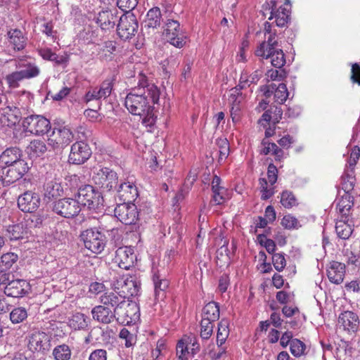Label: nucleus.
<instances>
[{"mask_svg":"<svg viewBox=\"0 0 360 360\" xmlns=\"http://www.w3.org/2000/svg\"><path fill=\"white\" fill-rule=\"evenodd\" d=\"M92 179L104 191H115L118 185L117 174L108 167H103L94 172Z\"/></svg>","mask_w":360,"mask_h":360,"instance_id":"nucleus-8","label":"nucleus"},{"mask_svg":"<svg viewBox=\"0 0 360 360\" xmlns=\"http://www.w3.org/2000/svg\"><path fill=\"white\" fill-rule=\"evenodd\" d=\"M139 22L136 16L130 11L119 16L117 24V34L122 40L131 39L138 31Z\"/></svg>","mask_w":360,"mask_h":360,"instance_id":"nucleus-4","label":"nucleus"},{"mask_svg":"<svg viewBox=\"0 0 360 360\" xmlns=\"http://www.w3.org/2000/svg\"><path fill=\"white\" fill-rule=\"evenodd\" d=\"M342 189L345 193L347 192L349 193V191L353 190L354 186V178L349 174H347L342 177Z\"/></svg>","mask_w":360,"mask_h":360,"instance_id":"nucleus-60","label":"nucleus"},{"mask_svg":"<svg viewBox=\"0 0 360 360\" xmlns=\"http://www.w3.org/2000/svg\"><path fill=\"white\" fill-rule=\"evenodd\" d=\"M27 153L32 156L39 157L45 153L47 150L46 146L43 141L33 140L27 148Z\"/></svg>","mask_w":360,"mask_h":360,"instance_id":"nucleus-45","label":"nucleus"},{"mask_svg":"<svg viewBox=\"0 0 360 360\" xmlns=\"http://www.w3.org/2000/svg\"><path fill=\"white\" fill-rule=\"evenodd\" d=\"M9 42L15 50H22L26 45V38L22 32L18 29L11 30L8 32Z\"/></svg>","mask_w":360,"mask_h":360,"instance_id":"nucleus-38","label":"nucleus"},{"mask_svg":"<svg viewBox=\"0 0 360 360\" xmlns=\"http://www.w3.org/2000/svg\"><path fill=\"white\" fill-rule=\"evenodd\" d=\"M219 306L215 302H210L202 309V319L215 322L219 319Z\"/></svg>","mask_w":360,"mask_h":360,"instance_id":"nucleus-34","label":"nucleus"},{"mask_svg":"<svg viewBox=\"0 0 360 360\" xmlns=\"http://www.w3.org/2000/svg\"><path fill=\"white\" fill-rule=\"evenodd\" d=\"M15 67L23 74L26 79L36 77L40 73V69L35 63L28 62L22 58L15 60Z\"/></svg>","mask_w":360,"mask_h":360,"instance_id":"nucleus-28","label":"nucleus"},{"mask_svg":"<svg viewBox=\"0 0 360 360\" xmlns=\"http://www.w3.org/2000/svg\"><path fill=\"white\" fill-rule=\"evenodd\" d=\"M272 262L274 268L278 271H281L286 265V261L283 253H276L272 256Z\"/></svg>","mask_w":360,"mask_h":360,"instance_id":"nucleus-57","label":"nucleus"},{"mask_svg":"<svg viewBox=\"0 0 360 360\" xmlns=\"http://www.w3.org/2000/svg\"><path fill=\"white\" fill-rule=\"evenodd\" d=\"M37 51L44 60L53 62L55 65H62L63 67L68 65L69 62V56L68 54L59 56L47 47H39Z\"/></svg>","mask_w":360,"mask_h":360,"instance_id":"nucleus-24","label":"nucleus"},{"mask_svg":"<svg viewBox=\"0 0 360 360\" xmlns=\"http://www.w3.org/2000/svg\"><path fill=\"white\" fill-rule=\"evenodd\" d=\"M101 302L102 305L117 309V311H120L122 305H125L124 299L114 292L105 293L101 297Z\"/></svg>","mask_w":360,"mask_h":360,"instance_id":"nucleus-33","label":"nucleus"},{"mask_svg":"<svg viewBox=\"0 0 360 360\" xmlns=\"http://www.w3.org/2000/svg\"><path fill=\"white\" fill-rule=\"evenodd\" d=\"M53 210L61 217L72 218L80 212L81 207L76 198H65L54 202Z\"/></svg>","mask_w":360,"mask_h":360,"instance_id":"nucleus-11","label":"nucleus"},{"mask_svg":"<svg viewBox=\"0 0 360 360\" xmlns=\"http://www.w3.org/2000/svg\"><path fill=\"white\" fill-rule=\"evenodd\" d=\"M119 18V11L117 8L103 9L94 15V20L105 32L113 30Z\"/></svg>","mask_w":360,"mask_h":360,"instance_id":"nucleus-9","label":"nucleus"},{"mask_svg":"<svg viewBox=\"0 0 360 360\" xmlns=\"http://www.w3.org/2000/svg\"><path fill=\"white\" fill-rule=\"evenodd\" d=\"M44 188V196L49 199L59 197L63 193V186L56 179L46 181Z\"/></svg>","mask_w":360,"mask_h":360,"instance_id":"nucleus-32","label":"nucleus"},{"mask_svg":"<svg viewBox=\"0 0 360 360\" xmlns=\"http://www.w3.org/2000/svg\"><path fill=\"white\" fill-rule=\"evenodd\" d=\"M55 360H70L72 356V350L66 344L56 346L52 352Z\"/></svg>","mask_w":360,"mask_h":360,"instance_id":"nucleus-44","label":"nucleus"},{"mask_svg":"<svg viewBox=\"0 0 360 360\" xmlns=\"http://www.w3.org/2000/svg\"><path fill=\"white\" fill-rule=\"evenodd\" d=\"M22 159V150L17 147H11L6 149L0 155V163L5 165L15 164Z\"/></svg>","mask_w":360,"mask_h":360,"instance_id":"nucleus-29","label":"nucleus"},{"mask_svg":"<svg viewBox=\"0 0 360 360\" xmlns=\"http://www.w3.org/2000/svg\"><path fill=\"white\" fill-rule=\"evenodd\" d=\"M18 255L14 252H6L1 257L0 267L10 269L17 262Z\"/></svg>","mask_w":360,"mask_h":360,"instance_id":"nucleus-50","label":"nucleus"},{"mask_svg":"<svg viewBox=\"0 0 360 360\" xmlns=\"http://www.w3.org/2000/svg\"><path fill=\"white\" fill-rule=\"evenodd\" d=\"M155 295L157 299H162L165 297V291L169 286V281L166 279H160L159 277H153Z\"/></svg>","mask_w":360,"mask_h":360,"instance_id":"nucleus-47","label":"nucleus"},{"mask_svg":"<svg viewBox=\"0 0 360 360\" xmlns=\"http://www.w3.org/2000/svg\"><path fill=\"white\" fill-rule=\"evenodd\" d=\"M160 91L153 83H150L146 76L139 75L138 85L127 94L124 105L130 113L142 117V123L146 127H152L156 122L153 105L159 101Z\"/></svg>","mask_w":360,"mask_h":360,"instance_id":"nucleus-1","label":"nucleus"},{"mask_svg":"<svg viewBox=\"0 0 360 360\" xmlns=\"http://www.w3.org/2000/svg\"><path fill=\"white\" fill-rule=\"evenodd\" d=\"M115 221V219L112 217H108L107 219H103V221H101V226L99 229L102 230V232L105 234L107 233L108 236L110 239L114 243H117V242L120 241L121 239V235L120 233V230L117 228L112 227L107 222Z\"/></svg>","mask_w":360,"mask_h":360,"instance_id":"nucleus-35","label":"nucleus"},{"mask_svg":"<svg viewBox=\"0 0 360 360\" xmlns=\"http://www.w3.org/2000/svg\"><path fill=\"white\" fill-rule=\"evenodd\" d=\"M161 19L162 15L160 9L158 7H153L150 8L147 13L143 29L154 30L160 27ZM148 33H150V30L148 31Z\"/></svg>","mask_w":360,"mask_h":360,"instance_id":"nucleus-31","label":"nucleus"},{"mask_svg":"<svg viewBox=\"0 0 360 360\" xmlns=\"http://www.w3.org/2000/svg\"><path fill=\"white\" fill-rule=\"evenodd\" d=\"M345 274V265L341 262L333 261L327 269V276L331 283L340 284L343 281Z\"/></svg>","mask_w":360,"mask_h":360,"instance_id":"nucleus-27","label":"nucleus"},{"mask_svg":"<svg viewBox=\"0 0 360 360\" xmlns=\"http://www.w3.org/2000/svg\"><path fill=\"white\" fill-rule=\"evenodd\" d=\"M281 224L288 229H297L300 226L298 220L290 214L283 217L281 221Z\"/></svg>","mask_w":360,"mask_h":360,"instance_id":"nucleus-58","label":"nucleus"},{"mask_svg":"<svg viewBox=\"0 0 360 360\" xmlns=\"http://www.w3.org/2000/svg\"><path fill=\"white\" fill-rule=\"evenodd\" d=\"M115 217L126 225L135 224L139 220L137 207L132 202H122L117 205L114 210Z\"/></svg>","mask_w":360,"mask_h":360,"instance_id":"nucleus-10","label":"nucleus"},{"mask_svg":"<svg viewBox=\"0 0 360 360\" xmlns=\"http://www.w3.org/2000/svg\"><path fill=\"white\" fill-rule=\"evenodd\" d=\"M89 360H107V352L103 349H96L90 354Z\"/></svg>","mask_w":360,"mask_h":360,"instance_id":"nucleus-63","label":"nucleus"},{"mask_svg":"<svg viewBox=\"0 0 360 360\" xmlns=\"http://www.w3.org/2000/svg\"><path fill=\"white\" fill-rule=\"evenodd\" d=\"M91 155V150L84 141H76L71 146L69 162L75 165L84 163Z\"/></svg>","mask_w":360,"mask_h":360,"instance_id":"nucleus-18","label":"nucleus"},{"mask_svg":"<svg viewBox=\"0 0 360 360\" xmlns=\"http://www.w3.org/2000/svg\"><path fill=\"white\" fill-rule=\"evenodd\" d=\"M26 339L27 349L33 353L41 352L44 354L51 347V338L43 331H34L27 335Z\"/></svg>","mask_w":360,"mask_h":360,"instance_id":"nucleus-12","label":"nucleus"},{"mask_svg":"<svg viewBox=\"0 0 360 360\" xmlns=\"http://www.w3.org/2000/svg\"><path fill=\"white\" fill-rule=\"evenodd\" d=\"M75 198L82 207H86L89 210L96 212L103 208V198L91 185H84L79 188Z\"/></svg>","mask_w":360,"mask_h":360,"instance_id":"nucleus-3","label":"nucleus"},{"mask_svg":"<svg viewBox=\"0 0 360 360\" xmlns=\"http://www.w3.org/2000/svg\"><path fill=\"white\" fill-rule=\"evenodd\" d=\"M112 333V330L108 327L105 328L94 327L89 333V338L94 339L96 342L101 343V342L106 341Z\"/></svg>","mask_w":360,"mask_h":360,"instance_id":"nucleus-41","label":"nucleus"},{"mask_svg":"<svg viewBox=\"0 0 360 360\" xmlns=\"http://www.w3.org/2000/svg\"><path fill=\"white\" fill-rule=\"evenodd\" d=\"M77 139L79 141H86L92 140V131L83 126H79L77 128Z\"/></svg>","mask_w":360,"mask_h":360,"instance_id":"nucleus-59","label":"nucleus"},{"mask_svg":"<svg viewBox=\"0 0 360 360\" xmlns=\"http://www.w3.org/2000/svg\"><path fill=\"white\" fill-rule=\"evenodd\" d=\"M135 258L133 249L124 246L120 247L116 250L114 262L120 269L129 270L134 266Z\"/></svg>","mask_w":360,"mask_h":360,"instance_id":"nucleus-20","label":"nucleus"},{"mask_svg":"<svg viewBox=\"0 0 360 360\" xmlns=\"http://www.w3.org/2000/svg\"><path fill=\"white\" fill-rule=\"evenodd\" d=\"M346 219L342 218L336 222L335 231L338 236L343 240L348 239L353 232L350 225L346 223Z\"/></svg>","mask_w":360,"mask_h":360,"instance_id":"nucleus-43","label":"nucleus"},{"mask_svg":"<svg viewBox=\"0 0 360 360\" xmlns=\"http://www.w3.org/2000/svg\"><path fill=\"white\" fill-rule=\"evenodd\" d=\"M305 344L298 339H294L291 341L290 349L291 354L296 356L300 357L304 354L305 350Z\"/></svg>","mask_w":360,"mask_h":360,"instance_id":"nucleus-52","label":"nucleus"},{"mask_svg":"<svg viewBox=\"0 0 360 360\" xmlns=\"http://www.w3.org/2000/svg\"><path fill=\"white\" fill-rule=\"evenodd\" d=\"M72 131L66 127L53 128L49 135L48 144L53 148H63L69 145L73 140Z\"/></svg>","mask_w":360,"mask_h":360,"instance_id":"nucleus-14","label":"nucleus"},{"mask_svg":"<svg viewBox=\"0 0 360 360\" xmlns=\"http://www.w3.org/2000/svg\"><path fill=\"white\" fill-rule=\"evenodd\" d=\"M30 290V283L24 279L10 281L5 287L4 292L7 296L22 297Z\"/></svg>","mask_w":360,"mask_h":360,"instance_id":"nucleus-21","label":"nucleus"},{"mask_svg":"<svg viewBox=\"0 0 360 360\" xmlns=\"http://www.w3.org/2000/svg\"><path fill=\"white\" fill-rule=\"evenodd\" d=\"M264 44H260L256 49L255 53L257 56L261 57L262 59H271V65L278 69L283 68L285 64V54L280 47L264 52Z\"/></svg>","mask_w":360,"mask_h":360,"instance_id":"nucleus-17","label":"nucleus"},{"mask_svg":"<svg viewBox=\"0 0 360 360\" xmlns=\"http://www.w3.org/2000/svg\"><path fill=\"white\" fill-rule=\"evenodd\" d=\"M214 322L201 320L200 321V337L203 340H208L212 335Z\"/></svg>","mask_w":360,"mask_h":360,"instance_id":"nucleus-51","label":"nucleus"},{"mask_svg":"<svg viewBox=\"0 0 360 360\" xmlns=\"http://www.w3.org/2000/svg\"><path fill=\"white\" fill-rule=\"evenodd\" d=\"M21 118L20 109L15 106L6 105L0 108V124L12 127L18 124Z\"/></svg>","mask_w":360,"mask_h":360,"instance_id":"nucleus-23","label":"nucleus"},{"mask_svg":"<svg viewBox=\"0 0 360 360\" xmlns=\"http://www.w3.org/2000/svg\"><path fill=\"white\" fill-rule=\"evenodd\" d=\"M27 318V311L24 307H16L10 313V320L13 324L22 323Z\"/></svg>","mask_w":360,"mask_h":360,"instance_id":"nucleus-49","label":"nucleus"},{"mask_svg":"<svg viewBox=\"0 0 360 360\" xmlns=\"http://www.w3.org/2000/svg\"><path fill=\"white\" fill-rule=\"evenodd\" d=\"M354 206L353 196L345 192L342 197L338 199L336 205V209L341 215V218L347 219L349 215L350 210Z\"/></svg>","mask_w":360,"mask_h":360,"instance_id":"nucleus-30","label":"nucleus"},{"mask_svg":"<svg viewBox=\"0 0 360 360\" xmlns=\"http://www.w3.org/2000/svg\"><path fill=\"white\" fill-rule=\"evenodd\" d=\"M141 274L134 271L131 274L115 277L111 283V288L124 299H130L141 294Z\"/></svg>","mask_w":360,"mask_h":360,"instance_id":"nucleus-2","label":"nucleus"},{"mask_svg":"<svg viewBox=\"0 0 360 360\" xmlns=\"http://www.w3.org/2000/svg\"><path fill=\"white\" fill-rule=\"evenodd\" d=\"M25 132L39 136L44 135L51 129L50 121L42 115H31L25 117L22 123Z\"/></svg>","mask_w":360,"mask_h":360,"instance_id":"nucleus-7","label":"nucleus"},{"mask_svg":"<svg viewBox=\"0 0 360 360\" xmlns=\"http://www.w3.org/2000/svg\"><path fill=\"white\" fill-rule=\"evenodd\" d=\"M338 323L345 330L354 333L358 330L359 321L355 313L346 311L340 314Z\"/></svg>","mask_w":360,"mask_h":360,"instance_id":"nucleus-26","label":"nucleus"},{"mask_svg":"<svg viewBox=\"0 0 360 360\" xmlns=\"http://www.w3.org/2000/svg\"><path fill=\"white\" fill-rule=\"evenodd\" d=\"M231 91L232 92L229 98V102L232 105L231 109V115L232 116L233 120H234L233 115H237L240 110V103L243 100V96L240 92V89L237 87L231 89Z\"/></svg>","mask_w":360,"mask_h":360,"instance_id":"nucleus-40","label":"nucleus"},{"mask_svg":"<svg viewBox=\"0 0 360 360\" xmlns=\"http://www.w3.org/2000/svg\"><path fill=\"white\" fill-rule=\"evenodd\" d=\"M217 145L219 147V161L226 159L229 154V143L227 139L217 140Z\"/></svg>","mask_w":360,"mask_h":360,"instance_id":"nucleus-56","label":"nucleus"},{"mask_svg":"<svg viewBox=\"0 0 360 360\" xmlns=\"http://www.w3.org/2000/svg\"><path fill=\"white\" fill-rule=\"evenodd\" d=\"M117 197L123 202H132L139 195L136 186L129 180L121 182L115 188Z\"/></svg>","mask_w":360,"mask_h":360,"instance_id":"nucleus-22","label":"nucleus"},{"mask_svg":"<svg viewBox=\"0 0 360 360\" xmlns=\"http://www.w3.org/2000/svg\"><path fill=\"white\" fill-rule=\"evenodd\" d=\"M89 318L82 313H75L68 321L69 326L75 330H85L88 328Z\"/></svg>","mask_w":360,"mask_h":360,"instance_id":"nucleus-36","label":"nucleus"},{"mask_svg":"<svg viewBox=\"0 0 360 360\" xmlns=\"http://www.w3.org/2000/svg\"><path fill=\"white\" fill-rule=\"evenodd\" d=\"M281 203L285 207L290 209L298 205L297 200L290 191H283L281 194Z\"/></svg>","mask_w":360,"mask_h":360,"instance_id":"nucleus-46","label":"nucleus"},{"mask_svg":"<svg viewBox=\"0 0 360 360\" xmlns=\"http://www.w3.org/2000/svg\"><path fill=\"white\" fill-rule=\"evenodd\" d=\"M134 307V305L130 304L125 302V305H122L120 311H117V309H113V313H115V319L122 323L128 324L129 323L131 322L132 317L130 311L132 310Z\"/></svg>","mask_w":360,"mask_h":360,"instance_id":"nucleus-37","label":"nucleus"},{"mask_svg":"<svg viewBox=\"0 0 360 360\" xmlns=\"http://www.w3.org/2000/svg\"><path fill=\"white\" fill-rule=\"evenodd\" d=\"M6 231L8 237L11 240L22 238L28 232L23 222L8 226Z\"/></svg>","mask_w":360,"mask_h":360,"instance_id":"nucleus-39","label":"nucleus"},{"mask_svg":"<svg viewBox=\"0 0 360 360\" xmlns=\"http://www.w3.org/2000/svg\"><path fill=\"white\" fill-rule=\"evenodd\" d=\"M265 9L270 10V16L268 20H271L274 19V22L276 26L283 27L288 25L290 20V10L286 7L280 6L277 8V1L271 0L263 6Z\"/></svg>","mask_w":360,"mask_h":360,"instance_id":"nucleus-13","label":"nucleus"},{"mask_svg":"<svg viewBox=\"0 0 360 360\" xmlns=\"http://www.w3.org/2000/svg\"><path fill=\"white\" fill-rule=\"evenodd\" d=\"M41 202L38 193L28 191L20 195L18 199V206L23 212H34Z\"/></svg>","mask_w":360,"mask_h":360,"instance_id":"nucleus-19","label":"nucleus"},{"mask_svg":"<svg viewBox=\"0 0 360 360\" xmlns=\"http://www.w3.org/2000/svg\"><path fill=\"white\" fill-rule=\"evenodd\" d=\"M165 26V34L167 41L176 48H182L186 44V37L180 32L179 22L168 20Z\"/></svg>","mask_w":360,"mask_h":360,"instance_id":"nucleus-15","label":"nucleus"},{"mask_svg":"<svg viewBox=\"0 0 360 360\" xmlns=\"http://www.w3.org/2000/svg\"><path fill=\"white\" fill-rule=\"evenodd\" d=\"M138 4V0H117V6L122 11H124L125 9L131 10L134 9Z\"/></svg>","mask_w":360,"mask_h":360,"instance_id":"nucleus-61","label":"nucleus"},{"mask_svg":"<svg viewBox=\"0 0 360 360\" xmlns=\"http://www.w3.org/2000/svg\"><path fill=\"white\" fill-rule=\"evenodd\" d=\"M91 313L94 321L103 324H109L115 319L113 310L106 306H96L91 309Z\"/></svg>","mask_w":360,"mask_h":360,"instance_id":"nucleus-25","label":"nucleus"},{"mask_svg":"<svg viewBox=\"0 0 360 360\" xmlns=\"http://www.w3.org/2000/svg\"><path fill=\"white\" fill-rule=\"evenodd\" d=\"M229 335V321L226 319H221L218 323V330L217 333V345L222 346Z\"/></svg>","mask_w":360,"mask_h":360,"instance_id":"nucleus-42","label":"nucleus"},{"mask_svg":"<svg viewBox=\"0 0 360 360\" xmlns=\"http://www.w3.org/2000/svg\"><path fill=\"white\" fill-rule=\"evenodd\" d=\"M25 160H20L15 164L5 165L0 169V180L4 186H9L20 179L29 170Z\"/></svg>","mask_w":360,"mask_h":360,"instance_id":"nucleus-6","label":"nucleus"},{"mask_svg":"<svg viewBox=\"0 0 360 360\" xmlns=\"http://www.w3.org/2000/svg\"><path fill=\"white\" fill-rule=\"evenodd\" d=\"M352 75L351 80L353 83H356L360 85V65L358 63H354L352 65Z\"/></svg>","mask_w":360,"mask_h":360,"instance_id":"nucleus-64","label":"nucleus"},{"mask_svg":"<svg viewBox=\"0 0 360 360\" xmlns=\"http://www.w3.org/2000/svg\"><path fill=\"white\" fill-rule=\"evenodd\" d=\"M80 238L83 241L84 247L95 254L101 253L106 245L105 235L102 230L91 228L82 231Z\"/></svg>","mask_w":360,"mask_h":360,"instance_id":"nucleus-5","label":"nucleus"},{"mask_svg":"<svg viewBox=\"0 0 360 360\" xmlns=\"http://www.w3.org/2000/svg\"><path fill=\"white\" fill-rule=\"evenodd\" d=\"M113 79H106L99 86H95L89 89L84 97V101L89 103L93 100L107 98L113 89Z\"/></svg>","mask_w":360,"mask_h":360,"instance_id":"nucleus-16","label":"nucleus"},{"mask_svg":"<svg viewBox=\"0 0 360 360\" xmlns=\"http://www.w3.org/2000/svg\"><path fill=\"white\" fill-rule=\"evenodd\" d=\"M289 92L288 91L286 84L280 83L278 84V90L274 93L275 101L279 104L283 103L288 98Z\"/></svg>","mask_w":360,"mask_h":360,"instance_id":"nucleus-54","label":"nucleus"},{"mask_svg":"<svg viewBox=\"0 0 360 360\" xmlns=\"http://www.w3.org/2000/svg\"><path fill=\"white\" fill-rule=\"evenodd\" d=\"M267 75L271 80L281 81L286 77L287 72L281 68L279 70H270L268 71Z\"/></svg>","mask_w":360,"mask_h":360,"instance_id":"nucleus-62","label":"nucleus"},{"mask_svg":"<svg viewBox=\"0 0 360 360\" xmlns=\"http://www.w3.org/2000/svg\"><path fill=\"white\" fill-rule=\"evenodd\" d=\"M24 79H26L18 70L7 75L5 77L8 86L11 89L18 88L20 85L19 83Z\"/></svg>","mask_w":360,"mask_h":360,"instance_id":"nucleus-48","label":"nucleus"},{"mask_svg":"<svg viewBox=\"0 0 360 360\" xmlns=\"http://www.w3.org/2000/svg\"><path fill=\"white\" fill-rule=\"evenodd\" d=\"M44 221V217L41 214H33L28 217L25 219V225L26 226V229H28L32 228H37L40 227Z\"/></svg>","mask_w":360,"mask_h":360,"instance_id":"nucleus-53","label":"nucleus"},{"mask_svg":"<svg viewBox=\"0 0 360 360\" xmlns=\"http://www.w3.org/2000/svg\"><path fill=\"white\" fill-rule=\"evenodd\" d=\"M276 37V31L274 30V32L271 34H269V37L266 41H263L261 44H264V52L270 51L271 50H274V49H277L281 46L278 44Z\"/></svg>","mask_w":360,"mask_h":360,"instance_id":"nucleus-55","label":"nucleus"}]
</instances>
